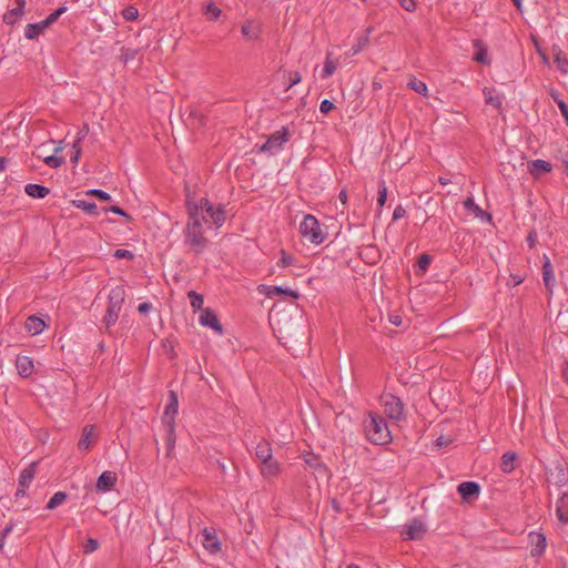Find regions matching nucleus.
<instances>
[{"mask_svg": "<svg viewBox=\"0 0 568 568\" xmlns=\"http://www.w3.org/2000/svg\"><path fill=\"white\" fill-rule=\"evenodd\" d=\"M435 443H436V446H437V447L442 448V447H446V446H448V445L452 443V440H450V439H448V438H445L444 436H439V437L436 439V442H435Z\"/></svg>", "mask_w": 568, "mask_h": 568, "instance_id": "nucleus-59", "label": "nucleus"}, {"mask_svg": "<svg viewBox=\"0 0 568 568\" xmlns=\"http://www.w3.org/2000/svg\"><path fill=\"white\" fill-rule=\"evenodd\" d=\"M67 7L62 6L60 8H58L57 10H54L53 12H51L44 20H42L44 27H47V29L53 24L62 13H64L67 11Z\"/></svg>", "mask_w": 568, "mask_h": 568, "instance_id": "nucleus-40", "label": "nucleus"}, {"mask_svg": "<svg viewBox=\"0 0 568 568\" xmlns=\"http://www.w3.org/2000/svg\"><path fill=\"white\" fill-rule=\"evenodd\" d=\"M179 398L174 390L169 392V402L162 416V424H175L178 414Z\"/></svg>", "mask_w": 568, "mask_h": 568, "instance_id": "nucleus-10", "label": "nucleus"}, {"mask_svg": "<svg viewBox=\"0 0 568 568\" xmlns=\"http://www.w3.org/2000/svg\"><path fill=\"white\" fill-rule=\"evenodd\" d=\"M464 206L467 211L471 212L476 217L480 219V220H487V221H490L491 220V215L487 212H485L484 210H481L474 201L473 197H467L465 201H464Z\"/></svg>", "mask_w": 568, "mask_h": 568, "instance_id": "nucleus-24", "label": "nucleus"}, {"mask_svg": "<svg viewBox=\"0 0 568 568\" xmlns=\"http://www.w3.org/2000/svg\"><path fill=\"white\" fill-rule=\"evenodd\" d=\"M24 13V7H20L18 4L17 8L12 9V10H9L7 11L2 19H3V22L7 23V24H14L17 22V20L22 17Z\"/></svg>", "mask_w": 568, "mask_h": 568, "instance_id": "nucleus-32", "label": "nucleus"}, {"mask_svg": "<svg viewBox=\"0 0 568 568\" xmlns=\"http://www.w3.org/2000/svg\"><path fill=\"white\" fill-rule=\"evenodd\" d=\"M302 80V75L297 71H290L288 72V85L286 88V91L290 90L293 85L300 83Z\"/></svg>", "mask_w": 568, "mask_h": 568, "instance_id": "nucleus-46", "label": "nucleus"}, {"mask_svg": "<svg viewBox=\"0 0 568 568\" xmlns=\"http://www.w3.org/2000/svg\"><path fill=\"white\" fill-rule=\"evenodd\" d=\"M113 256L116 257V258H126V260H133L134 258V254L131 251L123 250V248L115 250Z\"/></svg>", "mask_w": 568, "mask_h": 568, "instance_id": "nucleus-48", "label": "nucleus"}, {"mask_svg": "<svg viewBox=\"0 0 568 568\" xmlns=\"http://www.w3.org/2000/svg\"><path fill=\"white\" fill-rule=\"evenodd\" d=\"M68 499V494L64 491H57L48 501L45 509L52 510L63 504Z\"/></svg>", "mask_w": 568, "mask_h": 568, "instance_id": "nucleus-35", "label": "nucleus"}, {"mask_svg": "<svg viewBox=\"0 0 568 568\" xmlns=\"http://www.w3.org/2000/svg\"><path fill=\"white\" fill-rule=\"evenodd\" d=\"M204 539H203V547L210 551L211 554H216L221 550V542L219 541L215 531L204 529Z\"/></svg>", "mask_w": 568, "mask_h": 568, "instance_id": "nucleus-18", "label": "nucleus"}, {"mask_svg": "<svg viewBox=\"0 0 568 568\" xmlns=\"http://www.w3.org/2000/svg\"><path fill=\"white\" fill-rule=\"evenodd\" d=\"M557 103H558V106L560 109L562 116L565 118L566 122L568 123V105L561 100H559Z\"/></svg>", "mask_w": 568, "mask_h": 568, "instance_id": "nucleus-57", "label": "nucleus"}, {"mask_svg": "<svg viewBox=\"0 0 568 568\" xmlns=\"http://www.w3.org/2000/svg\"><path fill=\"white\" fill-rule=\"evenodd\" d=\"M426 532L425 525L417 518L412 519L402 531L404 539L418 540L424 537Z\"/></svg>", "mask_w": 568, "mask_h": 568, "instance_id": "nucleus-9", "label": "nucleus"}, {"mask_svg": "<svg viewBox=\"0 0 568 568\" xmlns=\"http://www.w3.org/2000/svg\"><path fill=\"white\" fill-rule=\"evenodd\" d=\"M430 263V257L427 254H422L418 257L417 265L420 270H426Z\"/></svg>", "mask_w": 568, "mask_h": 568, "instance_id": "nucleus-53", "label": "nucleus"}, {"mask_svg": "<svg viewBox=\"0 0 568 568\" xmlns=\"http://www.w3.org/2000/svg\"><path fill=\"white\" fill-rule=\"evenodd\" d=\"M336 68H337V62L334 61L333 59H331V53H327L325 63H324V68H323L322 78L331 77L335 72Z\"/></svg>", "mask_w": 568, "mask_h": 568, "instance_id": "nucleus-37", "label": "nucleus"}, {"mask_svg": "<svg viewBox=\"0 0 568 568\" xmlns=\"http://www.w3.org/2000/svg\"><path fill=\"white\" fill-rule=\"evenodd\" d=\"M334 109H335V104L327 99L323 100L320 104V111L324 114L329 113Z\"/></svg>", "mask_w": 568, "mask_h": 568, "instance_id": "nucleus-49", "label": "nucleus"}, {"mask_svg": "<svg viewBox=\"0 0 568 568\" xmlns=\"http://www.w3.org/2000/svg\"><path fill=\"white\" fill-rule=\"evenodd\" d=\"M457 491L464 500H471L478 497L480 486L475 481H464L458 485Z\"/></svg>", "mask_w": 568, "mask_h": 568, "instance_id": "nucleus-12", "label": "nucleus"}, {"mask_svg": "<svg viewBox=\"0 0 568 568\" xmlns=\"http://www.w3.org/2000/svg\"><path fill=\"white\" fill-rule=\"evenodd\" d=\"M203 13L206 16L207 20L212 21L217 20L221 17L222 10L211 1L205 4Z\"/></svg>", "mask_w": 568, "mask_h": 568, "instance_id": "nucleus-34", "label": "nucleus"}, {"mask_svg": "<svg viewBox=\"0 0 568 568\" xmlns=\"http://www.w3.org/2000/svg\"><path fill=\"white\" fill-rule=\"evenodd\" d=\"M561 371H562V376H564L566 383L568 384V362L567 361H565L562 363Z\"/></svg>", "mask_w": 568, "mask_h": 568, "instance_id": "nucleus-60", "label": "nucleus"}, {"mask_svg": "<svg viewBox=\"0 0 568 568\" xmlns=\"http://www.w3.org/2000/svg\"><path fill=\"white\" fill-rule=\"evenodd\" d=\"M38 465L39 462H32L27 468H24L21 471L19 477V486L27 488L30 486L36 476Z\"/></svg>", "mask_w": 568, "mask_h": 568, "instance_id": "nucleus-23", "label": "nucleus"}, {"mask_svg": "<svg viewBox=\"0 0 568 568\" xmlns=\"http://www.w3.org/2000/svg\"><path fill=\"white\" fill-rule=\"evenodd\" d=\"M124 301L125 290L123 286H115L110 291L106 312L102 320L106 328H110L116 323Z\"/></svg>", "mask_w": 568, "mask_h": 568, "instance_id": "nucleus-3", "label": "nucleus"}, {"mask_svg": "<svg viewBox=\"0 0 568 568\" xmlns=\"http://www.w3.org/2000/svg\"><path fill=\"white\" fill-rule=\"evenodd\" d=\"M535 241H536V233L530 232L527 236V242L529 243L530 247H532L535 245Z\"/></svg>", "mask_w": 568, "mask_h": 568, "instance_id": "nucleus-61", "label": "nucleus"}, {"mask_svg": "<svg viewBox=\"0 0 568 568\" xmlns=\"http://www.w3.org/2000/svg\"><path fill=\"white\" fill-rule=\"evenodd\" d=\"M189 221L184 229V244L195 254L204 252L209 240L204 236L197 204L186 202Z\"/></svg>", "mask_w": 568, "mask_h": 568, "instance_id": "nucleus-1", "label": "nucleus"}, {"mask_svg": "<svg viewBox=\"0 0 568 568\" xmlns=\"http://www.w3.org/2000/svg\"><path fill=\"white\" fill-rule=\"evenodd\" d=\"M389 321L392 324L399 326L402 324V318L398 315L390 316Z\"/></svg>", "mask_w": 568, "mask_h": 568, "instance_id": "nucleus-64", "label": "nucleus"}, {"mask_svg": "<svg viewBox=\"0 0 568 568\" xmlns=\"http://www.w3.org/2000/svg\"><path fill=\"white\" fill-rule=\"evenodd\" d=\"M13 529V525H8L0 534V536H3V538L6 539L7 536L12 531Z\"/></svg>", "mask_w": 568, "mask_h": 568, "instance_id": "nucleus-63", "label": "nucleus"}, {"mask_svg": "<svg viewBox=\"0 0 568 568\" xmlns=\"http://www.w3.org/2000/svg\"><path fill=\"white\" fill-rule=\"evenodd\" d=\"M556 61H557L558 68L564 73H567L568 72V61L566 59H560L559 57H557Z\"/></svg>", "mask_w": 568, "mask_h": 568, "instance_id": "nucleus-58", "label": "nucleus"}, {"mask_svg": "<svg viewBox=\"0 0 568 568\" xmlns=\"http://www.w3.org/2000/svg\"><path fill=\"white\" fill-rule=\"evenodd\" d=\"M261 474L265 478H272L280 474L281 464L271 456L261 463Z\"/></svg>", "mask_w": 568, "mask_h": 568, "instance_id": "nucleus-15", "label": "nucleus"}, {"mask_svg": "<svg viewBox=\"0 0 568 568\" xmlns=\"http://www.w3.org/2000/svg\"><path fill=\"white\" fill-rule=\"evenodd\" d=\"M99 548V542L94 538H89L87 544L84 545L83 551L84 554H91Z\"/></svg>", "mask_w": 568, "mask_h": 568, "instance_id": "nucleus-47", "label": "nucleus"}, {"mask_svg": "<svg viewBox=\"0 0 568 568\" xmlns=\"http://www.w3.org/2000/svg\"><path fill=\"white\" fill-rule=\"evenodd\" d=\"M87 194L95 196L100 201H109L111 199L109 193H106L103 190H99V189H92V190L88 191Z\"/></svg>", "mask_w": 568, "mask_h": 568, "instance_id": "nucleus-45", "label": "nucleus"}, {"mask_svg": "<svg viewBox=\"0 0 568 568\" xmlns=\"http://www.w3.org/2000/svg\"><path fill=\"white\" fill-rule=\"evenodd\" d=\"M384 407V414L393 420L399 422L405 418L404 404L399 397L393 394H384L381 397Z\"/></svg>", "mask_w": 568, "mask_h": 568, "instance_id": "nucleus-5", "label": "nucleus"}, {"mask_svg": "<svg viewBox=\"0 0 568 568\" xmlns=\"http://www.w3.org/2000/svg\"><path fill=\"white\" fill-rule=\"evenodd\" d=\"M474 47L477 49V52L474 54V60L479 63H488L487 59V49L484 45L481 40H475Z\"/></svg>", "mask_w": 568, "mask_h": 568, "instance_id": "nucleus-33", "label": "nucleus"}, {"mask_svg": "<svg viewBox=\"0 0 568 568\" xmlns=\"http://www.w3.org/2000/svg\"><path fill=\"white\" fill-rule=\"evenodd\" d=\"M47 27H44L43 22L40 21L38 23H29L26 26L24 29V37L28 40H34L40 34H42L45 31Z\"/></svg>", "mask_w": 568, "mask_h": 568, "instance_id": "nucleus-26", "label": "nucleus"}, {"mask_svg": "<svg viewBox=\"0 0 568 568\" xmlns=\"http://www.w3.org/2000/svg\"><path fill=\"white\" fill-rule=\"evenodd\" d=\"M187 296L190 298V304L194 311L203 310L204 298L201 294H199L195 291H190Z\"/></svg>", "mask_w": 568, "mask_h": 568, "instance_id": "nucleus-38", "label": "nucleus"}, {"mask_svg": "<svg viewBox=\"0 0 568 568\" xmlns=\"http://www.w3.org/2000/svg\"><path fill=\"white\" fill-rule=\"evenodd\" d=\"M166 430V455L170 456L176 443L175 424H163Z\"/></svg>", "mask_w": 568, "mask_h": 568, "instance_id": "nucleus-30", "label": "nucleus"}, {"mask_svg": "<svg viewBox=\"0 0 568 568\" xmlns=\"http://www.w3.org/2000/svg\"><path fill=\"white\" fill-rule=\"evenodd\" d=\"M290 139V130L287 126H282L281 130L272 133L266 142L261 146V152L274 153L282 149L283 144Z\"/></svg>", "mask_w": 568, "mask_h": 568, "instance_id": "nucleus-6", "label": "nucleus"}, {"mask_svg": "<svg viewBox=\"0 0 568 568\" xmlns=\"http://www.w3.org/2000/svg\"><path fill=\"white\" fill-rule=\"evenodd\" d=\"M373 32V27L366 28L363 36L358 37L356 43L352 47V55L359 53L369 42V36Z\"/></svg>", "mask_w": 568, "mask_h": 568, "instance_id": "nucleus-28", "label": "nucleus"}, {"mask_svg": "<svg viewBox=\"0 0 568 568\" xmlns=\"http://www.w3.org/2000/svg\"><path fill=\"white\" fill-rule=\"evenodd\" d=\"M387 200V187L385 185V182H382L378 186V197H377V204L379 207H383Z\"/></svg>", "mask_w": 568, "mask_h": 568, "instance_id": "nucleus-44", "label": "nucleus"}, {"mask_svg": "<svg viewBox=\"0 0 568 568\" xmlns=\"http://www.w3.org/2000/svg\"><path fill=\"white\" fill-rule=\"evenodd\" d=\"M542 281L545 283V286L549 293H552V290L555 287L556 281H555V274L554 268L550 263V260L547 255H544V263H542Z\"/></svg>", "mask_w": 568, "mask_h": 568, "instance_id": "nucleus-13", "label": "nucleus"}, {"mask_svg": "<svg viewBox=\"0 0 568 568\" xmlns=\"http://www.w3.org/2000/svg\"><path fill=\"white\" fill-rule=\"evenodd\" d=\"M72 149H73V154L70 159L71 163L73 165L78 164L79 160H80V156H81V153H82V150H81V146L78 145V144H72Z\"/></svg>", "mask_w": 568, "mask_h": 568, "instance_id": "nucleus-51", "label": "nucleus"}, {"mask_svg": "<svg viewBox=\"0 0 568 568\" xmlns=\"http://www.w3.org/2000/svg\"><path fill=\"white\" fill-rule=\"evenodd\" d=\"M255 455L261 463L273 456L271 444L266 439H262L255 447Z\"/></svg>", "mask_w": 568, "mask_h": 568, "instance_id": "nucleus-27", "label": "nucleus"}, {"mask_svg": "<svg viewBox=\"0 0 568 568\" xmlns=\"http://www.w3.org/2000/svg\"><path fill=\"white\" fill-rule=\"evenodd\" d=\"M200 323L203 326L211 327L214 332L222 335L223 334V326L220 323L216 314L211 308H203L202 313L200 315Z\"/></svg>", "mask_w": 568, "mask_h": 568, "instance_id": "nucleus-11", "label": "nucleus"}, {"mask_svg": "<svg viewBox=\"0 0 568 568\" xmlns=\"http://www.w3.org/2000/svg\"><path fill=\"white\" fill-rule=\"evenodd\" d=\"M139 16V10L134 6H128L122 10V17L125 21H134Z\"/></svg>", "mask_w": 568, "mask_h": 568, "instance_id": "nucleus-41", "label": "nucleus"}, {"mask_svg": "<svg viewBox=\"0 0 568 568\" xmlns=\"http://www.w3.org/2000/svg\"><path fill=\"white\" fill-rule=\"evenodd\" d=\"M94 429L95 427L93 425H87L83 428L81 438L78 443L79 449L87 450L95 443Z\"/></svg>", "mask_w": 568, "mask_h": 568, "instance_id": "nucleus-19", "label": "nucleus"}, {"mask_svg": "<svg viewBox=\"0 0 568 568\" xmlns=\"http://www.w3.org/2000/svg\"><path fill=\"white\" fill-rule=\"evenodd\" d=\"M367 439L375 445H386L392 442V434L384 417L375 412H368L364 420Z\"/></svg>", "mask_w": 568, "mask_h": 568, "instance_id": "nucleus-2", "label": "nucleus"}, {"mask_svg": "<svg viewBox=\"0 0 568 568\" xmlns=\"http://www.w3.org/2000/svg\"><path fill=\"white\" fill-rule=\"evenodd\" d=\"M44 163L52 169H57L64 163V159L57 155H49L44 158Z\"/></svg>", "mask_w": 568, "mask_h": 568, "instance_id": "nucleus-43", "label": "nucleus"}, {"mask_svg": "<svg viewBox=\"0 0 568 568\" xmlns=\"http://www.w3.org/2000/svg\"><path fill=\"white\" fill-rule=\"evenodd\" d=\"M150 308H151V305L148 303H142L138 307L140 313H146Z\"/></svg>", "mask_w": 568, "mask_h": 568, "instance_id": "nucleus-62", "label": "nucleus"}, {"mask_svg": "<svg viewBox=\"0 0 568 568\" xmlns=\"http://www.w3.org/2000/svg\"><path fill=\"white\" fill-rule=\"evenodd\" d=\"M16 367L21 377L28 378L33 373V361L29 356L18 355Z\"/></svg>", "mask_w": 568, "mask_h": 568, "instance_id": "nucleus-16", "label": "nucleus"}, {"mask_svg": "<svg viewBox=\"0 0 568 568\" xmlns=\"http://www.w3.org/2000/svg\"><path fill=\"white\" fill-rule=\"evenodd\" d=\"M528 537H529V542L531 546V549H530L531 557H535V558L541 557L547 547L546 535L541 531H530Z\"/></svg>", "mask_w": 568, "mask_h": 568, "instance_id": "nucleus-8", "label": "nucleus"}, {"mask_svg": "<svg viewBox=\"0 0 568 568\" xmlns=\"http://www.w3.org/2000/svg\"><path fill=\"white\" fill-rule=\"evenodd\" d=\"M24 328L31 335H37L43 332V329L45 328V323L40 317L36 315H30L29 317H27L24 322Z\"/></svg>", "mask_w": 568, "mask_h": 568, "instance_id": "nucleus-21", "label": "nucleus"}, {"mask_svg": "<svg viewBox=\"0 0 568 568\" xmlns=\"http://www.w3.org/2000/svg\"><path fill=\"white\" fill-rule=\"evenodd\" d=\"M517 455L515 453L507 452L501 456L500 469L505 474H509L515 469V460Z\"/></svg>", "mask_w": 568, "mask_h": 568, "instance_id": "nucleus-29", "label": "nucleus"}, {"mask_svg": "<svg viewBox=\"0 0 568 568\" xmlns=\"http://www.w3.org/2000/svg\"><path fill=\"white\" fill-rule=\"evenodd\" d=\"M116 483V474L113 471H103L97 480V489L100 491L111 490Z\"/></svg>", "mask_w": 568, "mask_h": 568, "instance_id": "nucleus-17", "label": "nucleus"}, {"mask_svg": "<svg viewBox=\"0 0 568 568\" xmlns=\"http://www.w3.org/2000/svg\"><path fill=\"white\" fill-rule=\"evenodd\" d=\"M26 193L34 199H43L45 197L50 190L43 185L29 183L24 186Z\"/></svg>", "mask_w": 568, "mask_h": 568, "instance_id": "nucleus-25", "label": "nucleus"}, {"mask_svg": "<svg viewBox=\"0 0 568 568\" xmlns=\"http://www.w3.org/2000/svg\"><path fill=\"white\" fill-rule=\"evenodd\" d=\"M408 88L413 91L426 95L427 94V85L424 81L418 80L415 77H412L407 83Z\"/></svg>", "mask_w": 568, "mask_h": 568, "instance_id": "nucleus-36", "label": "nucleus"}, {"mask_svg": "<svg viewBox=\"0 0 568 568\" xmlns=\"http://www.w3.org/2000/svg\"><path fill=\"white\" fill-rule=\"evenodd\" d=\"M199 210L204 211L209 214L214 224L221 226L225 221V211L221 206L215 207L207 199H201L200 205H197Z\"/></svg>", "mask_w": 568, "mask_h": 568, "instance_id": "nucleus-7", "label": "nucleus"}, {"mask_svg": "<svg viewBox=\"0 0 568 568\" xmlns=\"http://www.w3.org/2000/svg\"><path fill=\"white\" fill-rule=\"evenodd\" d=\"M105 212H112L114 214H118V215H121V216H124L126 217L128 220H131V216L124 211L122 210L120 206L118 205H112L110 207H106L104 209Z\"/></svg>", "mask_w": 568, "mask_h": 568, "instance_id": "nucleus-52", "label": "nucleus"}, {"mask_svg": "<svg viewBox=\"0 0 568 568\" xmlns=\"http://www.w3.org/2000/svg\"><path fill=\"white\" fill-rule=\"evenodd\" d=\"M300 233L313 244H321L326 237L320 226L318 220L312 214L304 216V220L300 224Z\"/></svg>", "mask_w": 568, "mask_h": 568, "instance_id": "nucleus-4", "label": "nucleus"}, {"mask_svg": "<svg viewBox=\"0 0 568 568\" xmlns=\"http://www.w3.org/2000/svg\"><path fill=\"white\" fill-rule=\"evenodd\" d=\"M406 214V210L402 205H397L393 212V221H397L404 217Z\"/></svg>", "mask_w": 568, "mask_h": 568, "instance_id": "nucleus-54", "label": "nucleus"}, {"mask_svg": "<svg viewBox=\"0 0 568 568\" xmlns=\"http://www.w3.org/2000/svg\"><path fill=\"white\" fill-rule=\"evenodd\" d=\"M486 102L488 104H491V105L496 106V108H500L501 106V98L498 97V95L494 97V95L489 94L486 98Z\"/></svg>", "mask_w": 568, "mask_h": 568, "instance_id": "nucleus-55", "label": "nucleus"}, {"mask_svg": "<svg viewBox=\"0 0 568 568\" xmlns=\"http://www.w3.org/2000/svg\"><path fill=\"white\" fill-rule=\"evenodd\" d=\"M552 170L550 162L545 160H534L529 163V173L534 178H539L542 173H548Z\"/></svg>", "mask_w": 568, "mask_h": 568, "instance_id": "nucleus-22", "label": "nucleus"}, {"mask_svg": "<svg viewBox=\"0 0 568 568\" xmlns=\"http://www.w3.org/2000/svg\"><path fill=\"white\" fill-rule=\"evenodd\" d=\"M556 516L560 524H568V491L561 493L557 499Z\"/></svg>", "mask_w": 568, "mask_h": 568, "instance_id": "nucleus-14", "label": "nucleus"}, {"mask_svg": "<svg viewBox=\"0 0 568 568\" xmlns=\"http://www.w3.org/2000/svg\"><path fill=\"white\" fill-rule=\"evenodd\" d=\"M89 133V125L88 124H84L82 126V129L78 132L77 134V139L75 141L73 142V144H78L80 145L81 142L85 139V136L88 135Z\"/></svg>", "mask_w": 568, "mask_h": 568, "instance_id": "nucleus-50", "label": "nucleus"}, {"mask_svg": "<svg viewBox=\"0 0 568 568\" xmlns=\"http://www.w3.org/2000/svg\"><path fill=\"white\" fill-rule=\"evenodd\" d=\"M242 34L250 41H255L260 38L261 27L255 21L248 20L242 24Z\"/></svg>", "mask_w": 568, "mask_h": 568, "instance_id": "nucleus-20", "label": "nucleus"}, {"mask_svg": "<svg viewBox=\"0 0 568 568\" xmlns=\"http://www.w3.org/2000/svg\"><path fill=\"white\" fill-rule=\"evenodd\" d=\"M73 205L78 209H82L88 214H97V205L93 202H87L84 200H74Z\"/></svg>", "mask_w": 568, "mask_h": 568, "instance_id": "nucleus-39", "label": "nucleus"}, {"mask_svg": "<svg viewBox=\"0 0 568 568\" xmlns=\"http://www.w3.org/2000/svg\"><path fill=\"white\" fill-rule=\"evenodd\" d=\"M294 256L287 252H285L284 250L281 251V258L280 261L277 262V265L280 267H287V266H291L294 264Z\"/></svg>", "mask_w": 568, "mask_h": 568, "instance_id": "nucleus-42", "label": "nucleus"}, {"mask_svg": "<svg viewBox=\"0 0 568 568\" xmlns=\"http://www.w3.org/2000/svg\"><path fill=\"white\" fill-rule=\"evenodd\" d=\"M398 2L406 11L409 12L414 11L416 8L414 0H398Z\"/></svg>", "mask_w": 568, "mask_h": 568, "instance_id": "nucleus-56", "label": "nucleus"}, {"mask_svg": "<svg viewBox=\"0 0 568 568\" xmlns=\"http://www.w3.org/2000/svg\"><path fill=\"white\" fill-rule=\"evenodd\" d=\"M285 294L291 296L294 300H297L300 297L298 292L290 290V288H283L282 286H268L266 291V295L268 297H273L275 295Z\"/></svg>", "mask_w": 568, "mask_h": 568, "instance_id": "nucleus-31", "label": "nucleus"}]
</instances>
